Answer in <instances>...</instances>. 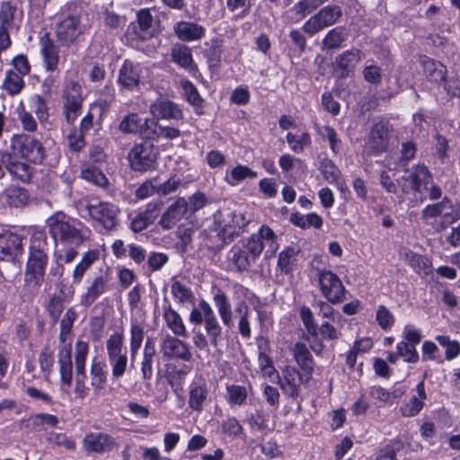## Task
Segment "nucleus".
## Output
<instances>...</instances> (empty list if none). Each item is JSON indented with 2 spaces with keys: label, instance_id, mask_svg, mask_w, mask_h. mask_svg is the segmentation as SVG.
I'll list each match as a JSON object with an SVG mask.
<instances>
[{
  "label": "nucleus",
  "instance_id": "obj_29",
  "mask_svg": "<svg viewBox=\"0 0 460 460\" xmlns=\"http://www.w3.org/2000/svg\"><path fill=\"white\" fill-rule=\"evenodd\" d=\"M208 395V388L206 382L201 379L193 381L190 385L189 407L193 411L200 412L203 410Z\"/></svg>",
  "mask_w": 460,
  "mask_h": 460
},
{
  "label": "nucleus",
  "instance_id": "obj_59",
  "mask_svg": "<svg viewBox=\"0 0 460 460\" xmlns=\"http://www.w3.org/2000/svg\"><path fill=\"white\" fill-rule=\"evenodd\" d=\"M64 307V299L60 296L54 295L49 299L46 310L54 323L58 321Z\"/></svg>",
  "mask_w": 460,
  "mask_h": 460
},
{
  "label": "nucleus",
  "instance_id": "obj_28",
  "mask_svg": "<svg viewBox=\"0 0 460 460\" xmlns=\"http://www.w3.org/2000/svg\"><path fill=\"white\" fill-rule=\"evenodd\" d=\"M40 45L46 70L49 72L57 70L59 62L58 49L48 33L40 38Z\"/></svg>",
  "mask_w": 460,
  "mask_h": 460
},
{
  "label": "nucleus",
  "instance_id": "obj_60",
  "mask_svg": "<svg viewBox=\"0 0 460 460\" xmlns=\"http://www.w3.org/2000/svg\"><path fill=\"white\" fill-rule=\"evenodd\" d=\"M436 340L446 349V358L447 360H451L460 354V344L456 341H452L446 335H438Z\"/></svg>",
  "mask_w": 460,
  "mask_h": 460
},
{
  "label": "nucleus",
  "instance_id": "obj_63",
  "mask_svg": "<svg viewBox=\"0 0 460 460\" xmlns=\"http://www.w3.org/2000/svg\"><path fill=\"white\" fill-rule=\"evenodd\" d=\"M376 322L381 329L386 331L394 323V316L385 305H379L376 315Z\"/></svg>",
  "mask_w": 460,
  "mask_h": 460
},
{
  "label": "nucleus",
  "instance_id": "obj_26",
  "mask_svg": "<svg viewBox=\"0 0 460 460\" xmlns=\"http://www.w3.org/2000/svg\"><path fill=\"white\" fill-rule=\"evenodd\" d=\"M361 50L353 48L348 49L335 58V65L339 76L347 77L353 71L357 64L361 60Z\"/></svg>",
  "mask_w": 460,
  "mask_h": 460
},
{
  "label": "nucleus",
  "instance_id": "obj_64",
  "mask_svg": "<svg viewBox=\"0 0 460 460\" xmlns=\"http://www.w3.org/2000/svg\"><path fill=\"white\" fill-rule=\"evenodd\" d=\"M398 355L408 363H416L419 360V354L415 346L406 341H401L397 344Z\"/></svg>",
  "mask_w": 460,
  "mask_h": 460
},
{
  "label": "nucleus",
  "instance_id": "obj_50",
  "mask_svg": "<svg viewBox=\"0 0 460 460\" xmlns=\"http://www.w3.org/2000/svg\"><path fill=\"white\" fill-rule=\"evenodd\" d=\"M257 175V172L248 166L239 164L226 174V180L230 185L234 186L247 178H256Z\"/></svg>",
  "mask_w": 460,
  "mask_h": 460
},
{
  "label": "nucleus",
  "instance_id": "obj_37",
  "mask_svg": "<svg viewBox=\"0 0 460 460\" xmlns=\"http://www.w3.org/2000/svg\"><path fill=\"white\" fill-rule=\"evenodd\" d=\"M420 63L423 66L427 78L434 83H442L446 81L447 69L446 66L438 61L429 58L421 57Z\"/></svg>",
  "mask_w": 460,
  "mask_h": 460
},
{
  "label": "nucleus",
  "instance_id": "obj_43",
  "mask_svg": "<svg viewBox=\"0 0 460 460\" xmlns=\"http://www.w3.org/2000/svg\"><path fill=\"white\" fill-rule=\"evenodd\" d=\"M98 259L99 252L97 250H89L86 252L73 270V284L81 283L85 272Z\"/></svg>",
  "mask_w": 460,
  "mask_h": 460
},
{
  "label": "nucleus",
  "instance_id": "obj_57",
  "mask_svg": "<svg viewBox=\"0 0 460 460\" xmlns=\"http://www.w3.org/2000/svg\"><path fill=\"white\" fill-rule=\"evenodd\" d=\"M287 142L294 152L302 153L305 146H310L311 137L310 135L306 132L301 134L300 136L289 132L287 135Z\"/></svg>",
  "mask_w": 460,
  "mask_h": 460
},
{
  "label": "nucleus",
  "instance_id": "obj_54",
  "mask_svg": "<svg viewBox=\"0 0 460 460\" xmlns=\"http://www.w3.org/2000/svg\"><path fill=\"white\" fill-rule=\"evenodd\" d=\"M158 119H146L144 120V129L142 130V137L146 140L158 141L162 139L163 126L157 121Z\"/></svg>",
  "mask_w": 460,
  "mask_h": 460
},
{
  "label": "nucleus",
  "instance_id": "obj_42",
  "mask_svg": "<svg viewBox=\"0 0 460 460\" xmlns=\"http://www.w3.org/2000/svg\"><path fill=\"white\" fill-rule=\"evenodd\" d=\"M2 198L10 207L22 208L28 203L29 194L24 188L11 185L4 190Z\"/></svg>",
  "mask_w": 460,
  "mask_h": 460
},
{
  "label": "nucleus",
  "instance_id": "obj_24",
  "mask_svg": "<svg viewBox=\"0 0 460 460\" xmlns=\"http://www.w3.org/2000/svg\"><path fill=\"white\" fill-rule=\"evenodd\" d=\"M153 24V16L148 9H141L137 13L136 23H131L128 29V33L134 38L146 40L152 37L150 29Z\"/></svg>",
  "mask_w": 460,
  "mask_h": 460
},
{
  "label": "nucleus",
  "instance_id": "obj_17",
  "mask_svg": "<svg viewBox=\"0 0 460 460\" xmlns=\"http://www.w3.org/2000/svg\"><path fill=\"white\" fill-rule=\"evenodd\" d=\"M389 123L380 120L376 123L370 131L366 151L369 155H378L386 151L388 146Z\"/></svg>",
  "mask_w": 460,
  "mask_h": 460
},
{
  "label": "nucleus",
  "instance_id": "obj_35",
  "mask_svg": "<svg viewBox=\"0 0 460 460\" xmlns=\"http://www.w3.org/2000/svg\"><path fill=\"white\" fill-rule=\"evenodd\" d=\"M156 357L155 341L152 337H147L143 350L141 360V373L145 380H150L153 376L154 359Z\"/></svg>",
  "mask_w": 460,
  "mask_h": 460
},
{
  "label": "nucleus",
  "instance_id": "obj_48",
  "mask_svg": "<svg viewBox=\"0 0 460 460\" xmlns=\"http://www.w3.org/2000/svg\"><path fill=\"white\" fill-rule=\"evenodd\" d=\"M119 128L123 133L139 134L142 137L144 121H142L137 113H130L123 118L119 125Z\"/></svg>",
  "mask_w": 460,
  "mask_h": 460
},
{
  "label": "nucleus",
  "instance_id": "obj_14",
  "mask_svg": "<svg viewBox=\"0 0 460 460\" xmlns=\"http://www.w3.org/2000/svg\"><path fill=\"white\" fill-rule=\"evenodd\" d=\"M90 217L99 222L105 229L112 230L118 225L119 208L109 202L89 204L86 207Z\"/></svg>",
  "mask_w": 460,
  "mask_h": 460
},
{
  "label": "nucleus",
  "instance_id": "obj_61",
  "mask_svg": "<svg viewBox=\"0 0 460 460\" xmlns=\"http://www.w3.org/2000/svg\"><path fill=\"white\" fill-rule=\"evenodd\" d=\"M228 402L236 405H243L247 398V391L244 386L231 385L226 386Z\"/></svg>",
  "mask_w": 460,
  "mask_h": 460
},
{
  "label": "nucleus",
  "instance_id": "obj_39",
  "mask_svg": "<svg viewBox=\"0 0 460 460\" xmlns=\"http://www.w3.org/2000/svg\"><path fill=\"white\" fill-rule=\"evenodd\" d=\"M417 396H413L409 402L404 403L401 406V412L405 417H412L417 415L424 405V400L426 399V392L424 385V378L417 385Z\"/></svg>",
  "mask_w": 460,
  "mask_h": 460
},
{
  "label": "nucleus",
  "instance_id": "obj_36",
  "mask_svg": "<svg viewBox=\"0 0 460 460\" xmlns=\"http://www.w3.org/2000/svg\"><path fill=\"white\" fill-rule=\"evenodd\" d=\"M157 210V205L148 204L145 211L138 213L131 219V230L135 233H139L146 229L156 219Z\"/></svg>",
  "mask_w": 460,
  "mask_h": 460
},
{
  "label": "nucleus",
  "instance_id": "obj_41",
  "mask_svg": "<svg viewBox=\"0 0 460 460\" xmlns=\"http://www.w3.org/2000/svg\"><path fill=\"white\" fill-rule=\"evenodd\" d=\"M213 300L224 325L227 328H232L234 326L233 312L226 295L223 291L218 290L214 295Z\"/></svg>",
  "mask_w": 460,
  "mask_h": 460
},
{
  "label": "nucleus",
  "instance_id": "obj_25",
  "mask_svg": "<svg viewBox=\"0 0 460 460\" xmlns=\"http://www.w3.org/2000/svg\"><path fill=\"white\" fill-rule=\"evenodd\" d=\"M309 381L305 380L304 374H301L295 368H291L286 371L283 379H279V385L286 395L296 399L300 394V385L307 384Z\"/></svg>",
  "mask_w": 460,
  "mask_h": 460
},
{
  "label": "nucleus",
  "instance_id": "obj_62",
  "mask_svg": "<svg viewBox=\"0 0 460 460\" xmlns=\"http://www.w3.org/2000/svg\"><path fill=\"white\" fill-rule=\"evenodd\" d=\"M82 177L100 187H105L108 184V179L104 173L95 167L82 170Z\"/></svg>",
  "mask_w": 460,
  "mask_h": 460
},
{
  "label": "nucleus",
  "instance_id": "obj_47",
  "mask_svg": "<svg viewBox=\"0 0 460 460\" xmlns=\"http://www.w3.org/2000/svg\"><path fill=\"white\" fill-rule=\"evenodd\" d=\"M76 317H77V314H76L75 310L73 307H69L66 311L63 318L61 319L60 332H59V337H58L61 345L71 344L70 342H67V340H68V336L71 333V331H72V328H73V325H74V323H75Z\"/></svg>",
  "mask_w": 460,
  "mask_h": 460
},
{
  "label": "nucleus",
  "instance_id": "obj_52",
  "mask_svg": "<svg viewBox=\"0 0 460 460\" xmlns=\"http://www.w3.org/2000/svg\"><path fill=\"white\" fill-rule=\"evenodd\" d=\"M24 86L22 76L14 71H9L4 78L3 87L10 94L19 93Z\"/></svg>",
  "mask_w": 460,
  "mask_h": 460
},
{
  "label": "nucleus",
  "instance_id": "obj_9",
  "mask_svg": "<svg viewBox=\"0 0 460 460\" xmlns=\"http://www.w3.org/2000/svg\"><path fill=\"white\" fill-rule=\"evenodd\" d=\"M128 159L133 171L146 172L155 168L157 154L153 145L137 144L129 151Z\"/></svg>",
  "mask_w": 460,
  "mask_h": 460
},
{
  "label": "nucleus",
  "instance_id": "obj_15",
  "mask_svg": "<svg viewBox=\"0 0 460 460\" xmlns=\"http://www.w3.org/2000/svg\"><path fill=\"white\" fill-rule=\"evenodd\" d=\"M111 277L108 271L95 276L86 288L85 292L81 296L80 303L84 306H90L101 296L112 289Z\"/></svg>",
  "mask_w": 460,
  "mask_h": 460
},
{
  "label": "nucleus",
  "instance_id": "obj_6",
  "mask_svg": "<svg viewBox=\"0 0 460 460\" xmlns=\"http://www.w3.org/2000/svg\"><path fill=\"white\" fill-rule=\"evenodd\" d=\"M314 271L323 297L332 305L342 303L346 299V288L341 279L332 270L326 269L317 268Z\"/></svg>",
  "mask_w": 460,
  "mask_h": 460
},
{
  "label": "nucleus",
  "instance_id": "obj_21",
  "mask_svg": "<svg viewBox=\"0 0 460 460\" xmlns=\"http://www.w3.org/2000/svg\"><path fill=\"white\" fill-rule=\"evenodd\" d=\"M83 443L86 451L97 454L111 451L116 446L115 438L102 432H90L86 434Z\"/></svg>",
  "mask_w": 460,
  "mask_h": 460
},
{
  "label": "nucleus",
  "instance_id": "obj_5",
  "mask_svg": "<svg viewBox=\"0 0 460 460\" xmlns=\"http://www.w3.org/2000/svg\"><path fill=\"white\" fill-rule=\"evenodd\" d=\"M215 217L221 229L217 235L222 239V245L233 241L249 223L243 214L229 208L218 211Z\"/></svg>",
  "mask_w": 460,
  "mask_h": 460
},
{
  "label": "nucleus",
  "instance_id": "obj_22",
  "mask_svg": "<svg viewBox=\"0 0 460 460\" xmlns=\"http://www.w3.org/2000/svg\"><path fill=\"white\" fill-rule=\"evenodd\" d=\"M150 112L156 119L179 120L183 118L181 107L168 99H158L150 105Z\"/></svg>",
  "mask_w": 460,
  "mask_h": 460
},
{
  "label": "nucleus",
  "instance_id": "obj_38",
  "mask_svg": "<svg viewBox=\"0 0 460 460\" xmlns=\"http://www.w3.org/2000/svg\"><path fill=\"white\" fill-rule=\"evenodd\" d=\"M348 32L343 26H337L330 30L321 42L323 51H331L342 47L347 40Z\"/></svg>",
  "mask_w": 460,
  "mask_h": 460
},
{
  "label": "nucleus",
  "instance_id": "obj_51",
  "mask_svg": "<svg viewBox=\"0 0 460 460\" xmlns=\"http://www.w3.org/2000/svg\"><path fill=\"white\" fill-rule=\"evenodd\" d=\"M145 337V330L137 322L131 323L130 326V355L134 358L142 346Z\"/></svg>",
  "mask_w": 460,
  "mask_h": 460
},
{
  "label": "nucleus",
  "instance_id": "obj_27",
  "mask_svg": "<svg viewBox=\"0 0 460 460\" xmlns=\"http://www.w3.org/2000/svg\"><path fill=\"white\" fill-rule=\"evenodd\" d=\"M199 307L204 311V327L209 337L210 343L217 347L218 345L217 339L222 333V327L211 306L207 302L201 301Z\"/></svg>",
  "mask_w": 460,
  "mask_h": 460
},
{
  "label": "nucleus",
  "instance_id": "obj_49",
  "mask_svg": "<svg viewBox=\"0 0 460 460\" xmlns=\"http://www.w3.org/2000/svg\"><path fill=\"white\" fill-rule=\"evenodd\" d=\"M405 259L417 273L429 274L431 263L428 258L409 251L405 252Z\"/></svg>",
  "mask_w": 460,
  "mask_h": 460
},
{
  "label": "nucleus",
  "instance_id": "obj_10",
  "mask_svg": "<svg viewBox=\"0 0 460 460\" xmlns=\"http://www.w3.org/2000/svg\"><path fill=\"white\" fill-rule=\"evenodd\" d=\"M64 114L68 124L72 125L81 113L83 95L81 85L75 81H69L63 89Z\"/></svg>",
  "mask_w": 460,
  "mask_h": 460
},
{
  "label": "nucleus",
  "instance_id": "obj_12",
  "mask_svg": "<svg viewBox=\"0 0 460 460\" xmlns=\"http://www.w3.org/2000/svg\"><path fill=\"white\" fill-rule=\"evenodd\" d=\"M13 146L22 157L33 164H40L45 158V149L41 142L29 135H17Z\"/></svg>",
  "mask_w": 460,
  "mask_h": 460
},
{
  "label": "nucleus",
  "instance_id": "obj_3",
  "mask_svg": "<svg viewBox=\"0 0 460 460\" xmlns=\"http://www.w3.org/2000/svg\"><path fill=\"white\" fill-rule=\"evenodd\" d=\"M46 223L56 243L59 241L61 243L78 247L85 240L83 233L70 225L66 216L62 212L52 215Z\"/></svg>",
  "mask_w": 460,
  "mask_h": 460
},
{
  "label": "nucleus",
  "instance_id": "obj_31",
  "mask_svg": "<svg viewBox=\"0 0 460 460\" xmlns=\"http://www.w3.org/2000/svg\"><path fill=\"white\" fill-rule=\"evenodd\" d=\"M72 346L65 344L58 346V365L61 381L64 385L70 386L72 384Z\"/></svg>",
  "mask_w": 460,
  "mask_h": 460
},
{
  "label": "nucleus",
  "instance_id": "obj_11",
  "mask_svg": "<svg viewBox=\"0 0 460 460\" xmlns=\"http://www.w3.org/2000/svg\"><path fill=\"white\" fill-rule=\"evenodd\" d=\"M22 13L18 11L16 4L11 1H4L0 4V38L2 47L11 45L10 33L17 26Z\"/></svg>",
  "mask_w": 460,
  "mask_h": 460
},
{
  "label": "nucleus",
  "instance_id": "obj_53",
  "mask_svg": "<svg viewBox=\"0 0 460 460\" xmlns=\"http://www.w3.org/2000/svg\"><path fill=\"white\" fill-rule=\"evenodd\" d=\"M298 251L294 247H288L280 252L278 260V267L279 270L288 274L292 271V265L296 261V256Z\"/></svg>",
  "mask_w": 460,
  "mask_h": 460
},
{
  "label": "nucleus",
  "instance_id": "obj_4",
  "mask_svg": "<svg viewBox=\"0 0 460 460\" xmlns=\"http://www.w3.org/2000/svg\"><path fill=\"white\" fill-rule=\"evenodd\" d=\"M261 246L254 240L234 244L227 253L229 265L237 272L248 271L260 257Z\"/></svg>",
  "mask_w": 460,
  "mask_h": 460
},
{
  "label": "nucleus",
  "instance_id": "obj_13",
  "mask_svg": "<svg viewBox=\"0 0 460 460\" xmlns=\"http://www.w3.org/2000/svg\"><path fill=\"white\" fill-rule=\"evenodd\" d=\"M432 181V175L428 167L424 164H418L412 167L408 176H403L398 180L403 193H409L410 190L421 192V189L428 190V185Z\"/></svg>",
  "mask_w": 460,
  "mask_h": 460
},
{
  "label": "nucleus",
  "instance_id": "obj_32",
  "mask_svg": "<svg viewBox=\"0 0 460 460\" xmlns=\"http://www.w3.org/2000/svg\"><path fill=\"white\" fill-rule=\"evenodd\" d=\"M58 422V418L56 415L49 413H37L22 420L26 429L36 432L57 427Z\"/></svg>",
  "mask_w": 460,
  "mask_h": 460
},
{
  "label": "nucleus",
  "instance_id": "obj_56",
  "mask_svg": "<svg viewBox=\"0 0 460 460\" xmlns=\"http://www.w3.org/2000/svg\"><path fill=\"white\" fill-rule=\"evenodd\" d=\"M171 291L175 300L181 304L191 303L194 299L191 290L178 280H173Z\"/></svg>",
  "mask_w": 460,
  "mask_h": 460
},
{
  "label": "nucleus",
  "instance_id": "obj_44",
  "mask_svg": "<svg viewBox=\"0 0 460 460\" xmlns=\"http://www.w3.org/2000/svg\"><path fill=\"white\" fill-rule=\"evenodd\" d=\"M91 385L93 388L94 394L100 395L102 391L105 389L107 383V372L105 365L102 362L93 361L90 370Z\"/></svg>",
  "mask_w": 460,
  "mask_h": 460
},
{
  "label": "nucleus",
  "instance_id": "obj_40",
  "mask_svg": "<svg viewBox=\"0 0 460 460\" xmlns=\"http://www.w3.org/2000/svg\"><path fill=\"white\" fill-rule=\"evenodd\" d=\"M172 60L179 66L189 72L198 70L197 66L193 62L191 49L185 45H176L171 51Z\"/></svg>",
  "mask_w": 460,
  "mask_h": 460
},
{
  "label": "nucleus",
  "instance_id": "obj_18",
  "mask_svg": "<svg viewBox=\"0 0 460 460\" xmlns=\"http://www.w3.org/2000/svg\"><path fill=\"white\" fill-rule=\"evenodd\" d=\"M161 352L168 359H181L190 361L192 354L189 345L180 339L166 335L161 342Z\"/></svg>",
  "mask_w": 460,
  "mask_h": 460
},
{
  "label": "nucleus",
  "instance_id": "obj_7",
  "mask_svg": "<svg viewBox=\"0 0 460 460\" xmlns=\"http://www.w3.org/2000/svg\"><path fill=\"white\" fill-rule=\"evenodd\" d=\"M109 362L114 378L122 376L128 367L127 350L124 347V336L121 332L111 334L106 341Z\"/></svg>",
  "mask_w": 460,
  "mask_h": 460
},
{
  "label": "nucleus",
  "instance_id": "obj_19",
  "mask_svg": "<svg viewBox=\"0 0 460 460\" xmlns=\"http://www.w3.org/2000/svg\"><path fill=\"white\" fill-rule=\"evenodd\" d=\"M22 237L11 232L0 234V260L13 261L23 252Z\"/></svg>",
  "mask_w": 460,
  "mask_h": 460
},
{
  "label": "nucleus",
  "instance_id": "obj_23",
  "mask_svg": "<svg viewBox=\"0 0 460 460\" xmlns=\"http://www.w3.org/2000/svg\"><path fill=\"white\" fill-rule=\"evenodd\" d=\"M254 240L261 246L260 255L265 251V258H271L279 249L278 237L274 231L268 226H261L257 233L252 234L246 240Z\"/></svg>",
  "mask_w": 460,
  "mask_h": 460
},
{
  "label": "nucleus",
  "instance_id": "obj_46",
  "mask_svg": "<svg viewBox=\"0 0 460 460\" xmlns=\"http://www.w3.org/2000/svg\"><path fill=\"white\" fill-rule=\"evenodd\" d=\"M234 312L239 316L238 320V331L243 338L251 337V328L249 322V307L248 305L240 301L236 304Z\"/></svg>",
  "mask_w": 460,
  "mask_h": 460
},
{
  "label": "nucleus",
  "instance_id": "obj_55",
  "mask_svg": "<svg viewBox=\"0 0 460 460\" xmlns=\"http://www.w3.org/2000/svg\"><path fill=\"white\" fill-rule=\"evenodd\" d=\"M460 219V207H454L449 199H446L443 215L440 222V229L447 228L449 225Z\"/></svg>",
  "mask_w": 460,
  "mask_h": 460
},
{
  "label": "nucleus",
  "instance_id": "obj_20",
  "mask_svg": "<svg viewBox=\"0 0 460 460\" xmlns=\"http://www.w3.org/2000/svg\"><path fill=\"white\" fill-rule=\"evenodd\" d=\"M188 211V201L180 197L172 203L162 215L158 225L164 230L172 229Z\"/></svg>",
  "mask_w": 460,
  "mask_h": 460
},
{
  "label": "nucleus",
  "instance_id": "obj_58",
  "mask_svg": "<svg viewBox=\"0 0 460 460\" xmlns=\"http://www.w3.org/2000/svg\"><path fill=\"white\" fill-rule=\"evenodd\" d=\"M320 170L327 181L339 184L341 172L332 160L323 159L321 162Z\"/></svg>",
  "mask_w": 460,
  "mask_h": 460
},
{
  "label": "nucleus",
  "instance_id": "obj_45",
  "mask_svg": "<svg viewBox=\"0 0 460 460\" xmlns=\"http://www.w3.org/2000/svg\"><path fill=\"white\" fill-rule=\"evenodd\" d=\"M164 317L168 328L179 337H187L188 333L180 314L171 307L164 310Z\"/></svg>",
  "mask_w": 460,
  "mask_h": 460
},
{
  "label": "nucleus",
  "instance_id": "obj_30",
  "mask_svg": "<svg viewBox=\"0 0 460 460\" xmlns=\"http://www.w3.org/2000/svg\"><path fill=\"white\" fill-rule=\"evenodd\" d=\"M293 356L305 376V380H311L314 369L313 357L305 344L297 342L293 348Z\"/></svg>",
  "mask_w": 460,
  "mask_h": 460
},
{
  "label": "nucleus",
  "instance_id": "obj_1",
  "mask_svg": "<svg viewBox=\"0 0 460 460\" xmlns=\"http://www.w3.org/2000/svg\"><path fill=\"white\" fill-rule=\"evenodd\" d=\"M47 236L42 232L35 233L31 238L30 254L25 270V282L38 288L44 280L49 261Z\"/></svg>",
  "mask_w": 460,
  "mask_h": 460
},
{
  "label": "nucleus",
  "instance_id": "obj_2",
  "mask_svg": "<svg viewBox=\"0 0 460 460\" xmlns=\"http://www.w3.org/2000/svg\"><path fill=\"white\" fill-rule=\"evenodd\" d=\"M81 13V7L74 3L63 9L55 31L57 40L61 45H72L82 34Z\"/></svg>",
  "mask_w": 460,
  "mask_h": 460
},
{
  "label": "nucleus",
  "instance_id": "obj_8",
  "mask_svg": "<svg viewBox=\"0 0 460 460\" xmlns=\"http://www.w3.org/2000/svg\"><path fill=\"white\" fill-rule=\"evenodd\" d=\"M341 16L342 11L339 5H326L312 15L304 23L302 30L305 33L312 37L325 28L335 24Z\"/></svg>",
  "mask_w": 460,
  "mask_h": 460
},
{
  "label": "nucleus",
  "instance_id": "obj_34",
  "mask_svg": "<svg viewBox=\"0 0 460 460\" xmlns=\"http://www.w3.org/2000/svg\"><path fill=\"white\" fill-rule=\"evenodd\" d=\"M327 0H300L289 10V19L294 22L302 21L306 15L315 11Z\"/></svg>",
  "mask_w": 460,
  "mask_h": 460
},
{
  "label": "nucleus",
  "instance_id": "obj_33",
  "mask_svg": "<svg viewBox=\"0 0 460 460\" xmlns=\"http://www.w3.org/2000/svg\"><path fill=\"white\" fill-rule=\"evenodd\" d=\"M177 37L184 41L198 40L204 37L205 28L191 22H179L174 27Z\"/></svg>",
  "mask_w": 460,
  "mask_h": 460
},
{
  "label": "nucleus",
  "instance_id": "obj_16",
  "mask_svg": "<svg viewBox=\"0 0 460 460\" xmlns=\"http://www.w3.org/2000/svg\"><path fill=\"white\" fill-rule=\"evenodd\" d=\"M143 73L144 67L140 64L125 60L119 71L118 84L128 91L138 90Z\"/></svg>",
  "mask_w": 460,
  "mask_h": 460
}]
</instances>
